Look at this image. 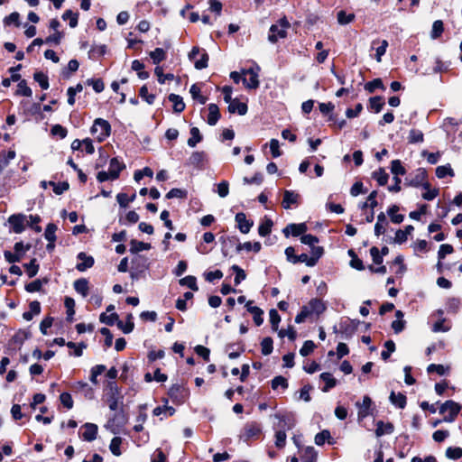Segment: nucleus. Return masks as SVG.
Instances as JSON below:
<instances>
[{
  "label": "nucleus",
  "mask_w": 462,
  "mask_h": 462,
  "mask_svg": "<svg viewBox=\"0 0 462 462\" xmlns=\"http://www.w3.org/2000/svg\"><path fill=\"white\" fill-rule=\"evenodd\" d=\"M171 402L176 405L184 404L189 398V389L183 384L173 383L167 392Z\"/></svg>",
  "instance_id": "nucleus-1"
},
{
  "label": "nucleus",
  "mask_w": 462,
  "mask_h": 462,
  "mask_svg": "<svg viewBox=\"0 0 462 462\" xmlns=\"http://www.w3.org/2000/svg\"><path fill=\"white\" fill-rule=\"evenodd\" d=\"M132 268L130 276L132 280H139L144 277L145 271L149 267L148 258L142 254H137L132 258Z\"/></svg>",
  "instance_id": "nucleus-2"
},
{
  "label": "nucleus",
  "mask_w": 462,
  "mask_h": 462,
  "mask_svg": "<svg viewBox=\"0 0 462 462\" xmlns=\"http://www.w3.org/2000/svg\"><path fill=\"white\" fill-rule=\"evenodd\" d=\"M359 324L360 321L358 319H351L349 318H346L345 319H341L339 323V329H337V326H334L333 331L335 333L343 334L345 337L348 339L355 335Z\"/></svg>",
  "instance_id": "nucleus-3"
},
{
  "label": "nucleus",
  "mask_w": 462,
  "mask_h": 462,
  "mask_svg": "<svg viewBox=\"0 0 462 462\" xmlns=\"http://www.w3.org/2000/svg\"><path fill=\"white\" fill-rule=\"evenodd\" d=\"M461 411V405L453 401L448 400L444 403H442L439 409L440 414H444L446 411H448V415H445L443 418V421L445 422H452L456 420L457 415Z\"/></svg>",
  "instance_id": "nucleus-4"
},
{
  "label": "nucleus",
  "mask_w": 462,
  "mask_h": 462,
  "mask_svg": "<svg viewBox=\"0 0 462 462\" xmlns=\"http://www.w3.org/2000/svg\"><path fill=\"white\" fill-rule=\"evenodd\" d=\"M98 127L101 132L97 135V140L99 143L104 142L108 136L111 134V125L107 120L103 118H97L94 120L93 125L90 128V132L92 134L97 132Z\"/></svg>",
  "instance_id": "nucleus-5"
},
{
  "label": "nucleus",
  "mask_w": 462,
  "mask_h": 462,
  "mask_svg": "<svg viewBox=\"0 0 462 462\" xmlns=\"http://www.w3.org/2000/svg\"><path fill=\"white\" fill-rule=\"evenodd\" d=\"M260 70V67L259 66H256V70H254V69L253 68H250V69H243L241 70V73L245 76V75H250V78L249 79L247 80L246 78H243V84L245 85V87L248 89H256L259 88L260 86V81H259V75H258V71Z\"/></svg>",
  "instance_id": "nucleus-6"
},
{
  "label": "nucleus",
  "mask_w": 462,
  "mask_h": 462,
  "mask_svg": "<svg viewBox=\"0 0 462 462\" xmlns=\"http://www.w3.org/2000/svg\"><path fill=\"white\" fill-rule=\"evenodd\" d=\"M428 172L425 168H419L416 170L415 175L409 181V186L413 188L422 187L423 189H429L431 187L430 183L427 180Z\"/></svg>",
  "instance_id": "nucleus-7"
},
{
  "label": "nucleus",
  "mask_w": 462,
  "mask_h": 462,
  "mask_svg": "<svg viewBox=\"0 0 462 462\" xmlns=\"http://www.w3.org/2000/svg\"><path fill=\"white\" fill-rule=\"evenodd\" d=\"M261 433V425L256 421H250L245 425L242 438L244 439V441L248 442L253 439H258Z\"/></svg>",
  "instance_id": "nucleus-8"
},
{
  "label": "nucleus",
  "mask_w": 462,
  "mask_h": 462,
  "mask_svg": "<svg viewBox=\"0 0 462 462\" xmlns=\"http://www.w3.org/2000/svg\"><path fill=\"white\" fill-rule=\"evenodd\" d=\"M300 204H301V196L298 192L290 189L283 191L282 207L284 209H290L292 206L298 207Z\"/></svg>",
  "instance_id": "nucleus-9"
},
{
  "label": "nucleus",
  "mask_w": 462,
  "mask_h": 462,
  "mask_svg": "<svg viewBox=\"0 0 462 462\" xmlns=\"http://www.w3.org/2000/svg\"><path fill=\"white\" fill-rule=\"evenodd\" d=\"M308 230V226L305 222L302 223H291L288 224L283 229L282 234L285 237L292 236L294 237L301 236Z\"/></svg>",
  "instance_id": "nucleus-10"
},
{
  "label": "nucleus",
  "mask_w": 462,
  "mask_h": 462,
  "mask_svg": "<svg viewBox=\"0 0 462 462\" xmlns=\"http://www.w3.org/2000/svg\"><path fill=\"white\" fill-rule=\"evenodd\" d=\"M25 215L23 214H13L8 217V223L11 225L13 231L15 234H21L24 231L25 226Z\"/></svg>",
  "instance_id": "nucleus-11"
},
{
  "label": "nucleus",
  "mask_w": 462,
  "mask_h": 462,
  "mask_svg": "<svg viewBox=\"0 0 462 462\" xmlns=\"http://www.w3.org/2000/svg\"><path fill=\"white\" fill-rule=\"evenodd\" d=\"M235 220L236 226L242 234H248L251 227L254 226V221L246 218V215L244 212H238L236 214Z\"/></svg>",
  "instance_id": "nucleus-12"
},
{
  "label": "nucleus",
  "mask_w": 462,
  "mask_h": 462,
  "mask_svg": "<svg viewBox=\"0 0 462 462\" xmlns=\"http://www.w3.org/2000/svg\"><path fill=\"white\" fill-rule=\"evenodd\" d=\"M226 351L228 352L230 359H236L245 351V346L242 340L236 343H229L226 346Z\"/></svg>",
  "instance_id": "nucleus-13"
},
{
  "label": "nucleus",
  "mask_w": 462,
  "mask_h": 462,
  "mask_svg": "<svg viewBox=\"0 0 462 462\" xmlns=\"http://www.w3.org/2000/svg\"><path fill=\"white\" fill-rule=\"evenodd\" d=\"M125 169L124 162L119 161L117 157H113L109 162V171L112 180H117L122 171Z\"/></svg>",
  "instance_id": "nucleus-14"
},
{
  "label": "nucleus",
  "mask_w": 462,
  "mask_h": 462,
  "mask_svg": "<svg viewBox=\"0 0 462 462\" xmlns=\"http://www.w3.org/2000/svg\"><path fill=\"white\" fill-rule=\"evenodd\" d=\"M77 258L79 260L82 261L81 263H78L77 265H76V269L79 272H85L86 270L93 267V265L95 263L94 257L91 256V255H88L84 252L79 253L78 255H77Z\"/></svg>",
  "instance_id": "nucleus-15"
},
{
  "label": "nucleus",
  "mask_w": 462,
  "mask_h": 462,
  "mask_svg": "<svg viewBox=\"0 0 462 462\" xmlns=\"http://www.w3.org/2000/svg\"><path fill=\"white\" fill-rule=\"evenodd\" d=\"M253 300H248L245 303L246 310L253 315L254 324L259 327L263 323V310L257 307L252 306Z\"/></svg>",
  "instance_id": "nucleus-16"
},
{
  "label": "nucleus",
  "mask_w": 462,
  "mask_h": 462,
  "mask_svg": "<svg viewBox=\"0 0 462 462\" xmlns=\"http://www.w3.org/2000/svg\"><path fill=\"white\" fill-rule=\"evenodd\" d=\"M385 105L384 97L383 96L371 97L368 99L367 108L373 113L378 114L382 111Z\"/></svg>",
  "instance_id": "nucleus-17"
},
{
  "label": "nucleus",
  "mask_w": 462,
  "mask_h": 462,
  "mask_svg": "<svg viewBox=\"0 0 462 462\" xmlns=\"http://www.w3.org/2000/svg\"><path fill=\"white\" fill-rule=\"evenodd\" d=\"M82 428H84V432L82 433V439L85 441H93L97 439L98 427L97 424L87 422Z\"/></svg>",
  "instance_id": "nucleus-18"
},
{
  "label": "nucleus",
  "mask_w": 462,
  "mask_h": 462,
  "mask_svg": "<svg viewBox=\"0 0 462 462\" xmlns=\"http://www.w3.org/2000/svg\"><path fill=\"white\" fill-rule=\"evenodd\" d=\"M32 337V333L28 329H18L15 334L10 338L14 345L18 346V349L23 345L24 341Z\"/></svg>",
  "instance_id": "nucleus-19"
},
{
  "label": "nucleus",
  "mask_w": 462,
  "mask_h": 462,
  "mask_svg": "<svg viewBox=\"0 0 462 462\" xmlns=\"http://www.w3.org/2000/svg\"><path fill=\"white\" fill-rule=\"evenodd\" d=\"M373 405V402L368 395H365L363 398V402H356V406L359 408L358 411V418L364 419L370 414V410Z\"/></svg>",
  "instance_id": "nucleus-20"
},
{
  "label": "nucleus",
  "mask_w": 462,
  "mask_h": 462,
  "mask_svg": "<svg viewBox=\"0 0 462 462\" xmlns=\"http://www.w3.org/2000/svg\"><path fill=\"white\" fill-rule=\"evenodd\" d=\"M128 420V416L125 412L124 404L121 402L120 408L117 410L112 418L109 419L108 422L112 424H116L117 426H124L126 424Z\"/></svg>",
  "instance_id": "nucleus-21"
},
{
  "label": "nucleus",
  "mask_w": 462,
  "mask_h": 462,
  "mask_svg": "<svg viewBox=\"0 0 462 462\" xmlns=\"http://www.w3.org/2000/svg\"><path fill=\"white\" fill-rule=\"evenodd\" d=\"M208 118H207V123L209 125L213 126V125H217V123L218 122V120L221 117L219 107L217 106V104L211 103L208 106Z\"/></svg>",
  "instance_id": "nucleus-22"
},
{
  "label": "nucleus",
  "mask_w": 462,
  "mask_h": 462,
  "mask_svg": "<svg viewBox=\"0 0 462 462\" xmlns=\"http://www.w3.org/2000/svg\"><path fill=\"white\" fill-rule=\"evenodd\" d=\"M227 110L230 114L237 113L240 116H245L248 111V106L246 103L234 99L228 105Z\"/></svg>",
  "instance_id": "nucleus-23"
},
{
  "label": "nucleus",
  "mask_w": 462,
  "mask_h": 462,
  "mask_svg": "<svg viewBox=\"0 0 462 462\" xmlns=\"http://www.w3.org/2000/svg\"><path fill=\"white\" fill-rule=\"evenodd\" d=\"M206 160V153L205 152H193L191 155L189 156V164L196 167L199 170L204 169V162Z\"/></svg>",
  "instance_id": "nucleus-24"
},
{
  "label": "nucleus",
  "mask_w": 462,
  "mask_h": 462,
  "mask_svg": "<svg viewBox=\"0 0 462 462\" xmlns=\"http://www.w3.org/2000/svg\"><path fill=\"white\" fill-rule=\"evenodd\" d=\"M287 32L284 29H279L278 25L272 24L269 30L268 40L272 43H276L279 39L285 38Z\"/></svg>",
  "instance_id": "nucleus-25"
},
{
  "label": "nucleus",
  "mask_w": 462,
  "mask_h": 462,
  "mask_svg": "<svg viewBox=\"0 0 462 462\" xmlns=\"http://www.w3.org/2000/svg\"><path fill=\"white\" fill-rule=\"evenodd\" d=\"M319 379L325 383V385L321 388L323 393H328L330 389L334 388L337 381L333 377V375L328 372H324L320 374Z\"/></svg>",
  "instance_id": "nucleus-26"
},
{
  "label": "nucleus",
  "mask_w": 462,
  "mask_h": 462,
  "mask_svg": "<svg viewBox=\"0 0 462 462\" xmlns=\"http://www.w3.org/2000/svg\"><path fill=\"white\" fill-rule=\"evenodd\" d=\"M394 430V426L392 422H383L378 420L376 422L375 435L376 437H382L385 434H392Z\"/></svg>",
  "instance_id": "nucleus-27"
},
{
  "label": "nucleus",
  "mask_w": 462,
  "mask_h": 462,
  "mask_svg": "<svg viewBox=\"0 0 462 462\" xmlns=\"http://www.w3.org/2000/svg\"><path fill=\"white\" fill-rule=\"evenodd\" d=\"M168 99L170 102L173 103V112L180 114L185 110V103L183 98L177 94L171 93L168 96Z\"/></svg>",
  "instance_id": "nucleus-28"
},
{
  "label": "nucleus",
  "mask_w": 462,
  "mask_h": 462,
  "mask_svg": "<svg viewBox=\"0 0 462 462\" xmlns=\"http://www.w3.org/2000/svg\"><path fill=\"white\" fill-rule=\"evenodd\" d=\"M75 291L81 294L83 297H87L89 291V282L86 278H79L73 283Z\"/></svg>",
  "instance_id": "nucleus-29"
},
{
  "label": "nucleus",
  "mask_w": 462,
  "mask_h": 462,
  "mask_svg": "<svg viewBox=\"0 0 462 462\" xmlns=\"http://www.w3.org/2000/svg\"><path fill=\"white\" fill-rule=\"evenodd\" d=\"M309 306L310 308V311H311V313H316L318 316L327 310L326 303L318 298L311 299L309 301Z\"/></svg>",
  "instance_id": "nucleus-30"
},
{
  "label": "nucleus",
  "mask_w": 462,
  "mask_h": 462,
  "mask_svg": "<svg viewBox=\"0 0 462 462\" xmlns=\"http://www.w3.org/2000/svg\"><path fill=\"white\" fill-rule=\"evenodd\" d=\"M400 210V207L398 205H392L387 209V215L390 217V220L393 224H401L404 220V215L398 214V211Z\"/></svg>",
  "instance_id": "nucleus-31"
},
{
  "label": "nucleus",
  "mask_w": 462,
  "mask_h": 462,
  "mask_svg": "<svg viewBox=\"0 0 462 462\" xmlns=\"http://www.w3.org/2000/svg\"><path fill=\"white\" fill-rule=\"evenodd\" d=\"M389 399L390 402L399 409H404L407 404V397L402 393H398L396 394L392 391Z\"/></svg>",
  "instance_id": "nucleus-32"
},
{
  "label": "nucleus",
  "mask_w": 462,
  "mask_h": 462,
  "mask_svg": "<svg viewBox=\"0 0 462 462\" xmlns=\"http://www.w3.org/2000/svg\"><path fill=\"white\" fill-rule=\"evenodd\" d=\"M152 247L151 244L144 243L141 241H137L135 239H132L130 241V253L133 254H138L139 252L144 251V250H150Z\"/></svg>",
  "instance_id": "nucleus-33"
},
{
  "label": "nucleus",
  "mask_w": 462,
  "mask_h": 462,
  "mask_svg": "<svg viewBox=\"0 0 462 462\" xmlns=\"http://www.w3.org/2000/svg\"><path fill=\"white\" fill-rule=\"evenodd\" d=\"M79 62L76 59H72L69 61L67 68L61 70L60 76L63 79H69L71 73L76 72L79 69Z\"/></svg>",
  "instance_id": "nucleus-34"
},
{
  "label": "nucleus",
  "mask_w": 462,
  "mask_h": 462,
  "mask_svg": "<svg viewBox=\"0 0 462 462\" xmlns=\"http://www.w3.org/2000/svg\"><path fill=\"white\" fill-rule=\"evenodd\" d=\"M273 222L271 218L264 217V219L258 226V234L260 236L265 237L272 232Z\"/></svg>",
  "instance_id": "nucleus-35"
},
{
  "label": "nucleus",
  "mask_w": 462,
  "mask_h": 462,
  "mask_svg": "<svg viewBox=\"0 0 462 462\" xmlns=\"http://www.w3.org/2000/svg\"><path fill=\"white\" fill-rule=\"evenodd\" d=\"M219 242L222 245L221 253L224 257H226L228 256L227 242H231L232 245H236V243H238V237L236 236H222L219 237Z\"/></svg>",
  "instance_id": "nucleus-36"
},
{
  "label": "nucleus",
  "mask_w": 462,
  "mask_h": 462,
  "mask_svg": "<svg viewBox=\"0 0 462 462\" xmlns=\"http://www.w3.org/2000/svg\"><path fill=\"white\" fill-rule=\"evenodd\" d=\"M150 58L152 60V63L159 65L162 61L166 60V51L162 48H155L153 51L149 52Z\"/></svg>",
  "instance_id": "nucleus-37"
},
{
  "label": "nucleus",
  "mask_w": 462,
  "mask_h": 462,
  "mask_svg": "<svg viewBox=\"0 0 462 462\" xmlns=\"http://www.w3.org/2000/svg\"><path fill=\"white\" fill-rule=\"evenodd\" d=\"M106 53V46L105 44L92 46L88 51V57L91 60H98Z\"/></svg>",
  "instance_id": "nucleus-38"
},
{
  "label": "nucleus",
  "mask_w": 462,
  "mask_h": 462,
  "mask_svg": "<svg viewBox=\"0 0 462 462\" xmlns=\"http://www.w3.org/2000/svg\"><path fill=\"white\" fill-rule=\"evenodd\" d=\"M190 137L187 141V144L189 147H195L199 143H200L203 139L202 134L198 127L194 126L190 128Z\"/></svg>",
  "instance_id": "nucleus-39"
},
{
  "label": "nucleus",
  "mask_w": 462,
  "mask_h": 462,
  "mask_svg": "<svg viewBox=\"0 0 462 462\" xmlns=\"http://www.w3.org/2000/svg\"><path fill=\"white\" fill-rule=\"evenodd\" d=\"M372 178L377 181L379 186H384L388 182L389 175L386 173L384 168L380 167L377 171L372 173Z\"/></svg>",
  "instance_id": "nucleus-40"
},
{
  "label": "nucleus",
  "mask_w": 462,
  "mask_h": 462,
  "mask_svg": "<svg viewBox=\"0 0 462 462\" xmlns=\"http://www.w3.org/2000/svg\"><path fill=\"white\" fill-rule=\"evenodd\" d=\"M301 462H317L318 452L313 447H307L300 455Z\"/></svg>",
  "instance_id": "nucleus-41"
},
{
  "label": "nucleus",
  "mask_w": 462,
  "mask_h": 462,
  "mask_svg": "<svg viewBox=\"0 0 462 462\" xmlns=\"http://www.w3.org/2000/svg\"><path fill=\"white\" fill-rule=\"evenodd\" d=\"M23 268L25 269L28 277L33 278L39 272L40 264L37 263L36 258H32L29 263L23 264Z\"/></svg>",
  "instance_id": "nucleus-42"
},
{
  "label": "nucleus",
  "mask_w": 462,
  "mask_h": 462,
  "mask_svg": "<svg viewBox=\"0 0 462 462\" xmlns=\"http://www.w3.org/2000/svg\"><path fill=\"white\" fill-rule=\"evenodd\" d=\"M179 283L180 286H186L193 291H199V286L197 284V278L193 275H188V276H185V277L180 279Z\"/></svg>",
  "instance_id": "nucleus-43"
},
{
  "label": "nucleus",
  "mask_w": 462,
  "mask_h": 462,
  "mask_svg": "<svg viewBox=\"0 0 462 462\" xmlns=\"http://www.w3.org/2000/svg\"><path fill=\"white\" fill-rule=\"evenodd\" d=\"M311 255L310 256V263L314 266L318 263L319 260L324 255L325 249L323 246H312L311 248Z\"/></svg>",
  "instance_id": "nucleus-44"
},
{
  "label": "nucleus",
  "mask_w": 462,
  "mask_h": 462,
  "mask_svg": "<svg viewBox=\"0 0 462 462\" xmlns=\"http://www.w3.org/2000/svg\"><path fill=\"white\" fill-rule=\"evenodd\" d=\"M76 388L78 390L82 391L84 393V396L87 399L92 400L94 398V395H95L94 389L91 386H89L88 383L83 382V381H79L76 383Z\"/></svg>",
  "instance_id": "nucleus-45"
},
{
  "label": "nucleus",
  "mask_w": 462,
  "mask_h": 462,
  "mask_svg": "<svg viewBox=\"0 0 462 462\" xmlns=\"http://www.w3.org/2000/svg\"><path fill=\"white\" fill-rule=\"evenodd\" d=\"M447 311L448 313L456 314L458 312L460 307H461V300L459 298L457 297H451L448 298L446 303Z\"/></svg>",
  "instance_id": "nucleus-46"
},
{
  "label": "nucleus",
  "mask_w": 462,
  "mask_h": 462,
  "mask_svg": "<svg viewBox=\"0 0 462 462\" xmlns=\"http://www.w3.org/2000/svg\"><path fill=\"white\" fill-rule=\"evenodd\" d=\"M79 15V14L78 12L74 13L72 10L69 9L63 13L61 18L65 21L69 20V27L75 28L78 26Z\"/></svg>",
  "instance_id": "nucleus-47"
},
{
  "label": "nucleus",
  "mask_w": 462,
  "mask_h": 462,
  "mask_svg": "<svg viewBox=\"0 0 462 462\" xmlns=\"http://www.w3.org/2000/svg\"><path fill=\"white\" fill-rule=\"evenodd\" d=\"M189 93L194 100H197L201 105L206 104L208 97L201 95L200 88L197 84L191 85Z\"/></svg>",
  "instance_id": "nucleus-48"
},
{
  "label": "nucleus",
  "mask_w": 462,
  "mask_h": 462,
  "mask_svg": "<svg viewBox=\"0 0 462 462\" xmlns=\"http://www.w3.org/2000/svg\"><path fill=\"white\" fill-rule=\"evenodd\" d=\"M331 434L328 430H323L320 432L317 433L315 436V444L318 446H322L328 441L329 444H333V441H330Z\"/></svg>",
  "instance_id": "nucleus-49"
},
{
  "label": "nucleus",
  "mask_w": 462,
  "mask_h": 462,
  "mask_svg": "<svg viewBox=\"0 0 462 462\" xmlns=\"http://www.w3.org/2000/svg\"><path fill=\"white\" fill-rule=\"evenodd\" d=\"M33 79L38 82L39 86L42 89H48L50 87L49 84V78L48 76L43 73L42 71H36L33 74Z\"/></svg>",
  "instance_id": "nucleus-50"
},
{
  "label": "nucleus",
  "mask_w": 462,
  "mask_h": 462,
  "mask_svg": "<svg viewBox=\"0 0 462 462\" xmlns=\"http://www.w3.org/2000/svg\"><path fill=\"white\" fill-rule=\"evenodd\" d=\"M455 175V172L453 169L451 168L450 164L441 165L438 166L436 168V176L439 179H444L447 176L453 177Z\"/></svg>",
  "instance_id": "nucleus-51"
},
{
  "label": "nucleus",
  "mask_w": 462,
  "mask_h": 462,
  "mask_svg": "<svg viewBox=\"0 0 462 462\" xmlns=\"http://www.w3.org/2000/svg\"><path fill=\"white\" fill-rule=\"evenodd\" d=\"M376 88H380L382 90L385 89L383 80L380 78L374 79L373 80L365 83V89L368 93H374Z\"/></svg>",
  "instance_id": "nucleus-52"
},
{
  "label": "nucleus",
  "mask_w": 462,
  "mask_h": 462,
  "mask_svg": "<svg viewBox=\"0 0 462 462\" xmlns=\"http://www.w3.org/2000/svg\"><path fill=\"white\" fill-rule=\"evenodd\" d=\"M391 172L394 175L393 177H399L400 175H405L407 171L402 162L396 159L391 162Z\"/></svg>",
  "instance_id": "nucleus-53"
},
{
  "label": "nucleus",
  "mask_w": 462,
  "mask_h": 462,
  "mask_svg": "<svg viewBox=\"0 0 462 462\" xmlns=\"http://www.w3.org/2000/svg\"><path fill=\"white\" fill-rule=\"evenodd\" d=\"M16 96H23L30 97H32V89L30 87H28L27 82L25 79L20 80V82L17 85V89L14 93Z\"/></svg>",
  "instance_id": "nucleus-54"
},
{
  "label": "nucleus",
  "mask_w": 462,
  "mask_h": 462,
  "mask_svg": "<svg viewBox=\"0 0 462 462\" xmlns=\"http://www.w3.org/2000/svg\"><path fill=\"white\" fill-rule=\"evenodd\" d=\"M99 320L101 323H104L107 326H114L115 324L117 325L119 316L116 312H113L110 315H106L105 312H103L99 316Z\"/></svg>",
  "instance_id": "nucleus-55"
},
{
  "label": "nucleus",
  "mask_w": 462,
  "mask_h": 462,
  "mask_svg": "<svg viewBox=\"0 0 462 462\" xmlns=\"http://www.w3.org/2000/svg\"><path fill=\"white\" fill-rule=\"evenodd\" d=\"M49 185L52 187L53 192L56 195H61L69 189V183L68 181H49Z\"/></svg>",
  "instance_id": "nucleus-56"
},
{
  "label": "nucleus",
  "mask_w": 462,
  "mask_h": 462,
  "mask_svg": "<svg viewBox=\"0 0 462 462\" xmlns=\"http://www.w3.org/2000/svg\"><path fill=\"white\" fill-rule=\"evenodd\" d=\"M106 367L105 365H96L90 370L89 380L92 383L97 384V376L106 371Z\"/></svg>",
  "instance_id": "nucleus-57"
},
{
  "label": "nucleus",
  "mask_w": 462,
  "mask_h": 462,
  "mask_svg": "<svg viewBox=\"0 0 462 462\" xmlns=\"http://www.w3.org/2000/svg\"><path fill=\"white\" fill-rule=\"evenodd\" d=\"M165 413L167 416L169 417H171L175 414L176 412V409L172 406H169V405H162V406H157L153 409L152 411V414L154 416H159L161 415L162 413Z\"/></svg>",
  "instance_id": "nucleus-58"
},
{
  "label": "nucleus",
  "mask_w": 462,
  "mask_h": 462,
  "mask_svg": "<svg viewBox=\"0 0 462 462\" xmlns=\"http://www.w3.org/2000/svg\"><path fill=\"white\" fill-rule=\"evenodd\" d=\"M444 32V23L441 20H436L432 24V29L430 32V37L432 39L439 38Z\"/></svg>",
  "instance_id": "nucleus-59"
},
{
  "label": "nucleus",
  "mask_w": 462,
  "mask_h": 462,
  "mask_svg": "<svg viewBox=\"0 0 462 462\" xmlns=\"http://www.w3.org/2000/svg\"><path fill=\"white\" fill-rule=\"evenodd\" d=\"M273 350V340L271 337H264L261 342V351L263 356L272 354Z\"/></svg>",
  "instance_id": "nucleus-60"
},
{
  "label": "nucleus",
  "mask_w": 462,
  "mask_h": 462,
  "mask_svg": "<svg viewBox=\"0 0 462 462\" xmlns=\"http://www.w3.org/2000/svg\"><path fill=\"white\" fill-rule=\"evenodd\" d=\"M424 140L423 133L419 129H411L409 132L408 142L410 143H422Z\"/></svg>",
  "instance_id": "nucleus-61"
},
{
  "label": "nucleus",
  "mask_w": 462,
  "mask_h": 462,
  "mask_svg": "<svg viewBox=\"0 0 462 462\" xmlns=\"http://www.w3.org/2000/svg\"><path fill=\"white\" fill-rule=\"evenodd\" d=\"M4 256L6 262L10 263H19L23 257L24 256L21 251H14V253L10 251H5Z\"/></svg>",
  "instance_id": "nucleus-62"
},
{
  "label": "nucleus",
  "mask_w": 462,
  "mask_h": 462,
  "mask_svg": "<svg viewBox=\"0 0 462 462\" xmlns=\"http://www.w3.org/2000/svg\"><path fill=\"white\" fill-rule=\"evenodd\" d=\"M337 17L338 23L341 25L348 24L352 23L356 18L354 14H346V12L344 10L339 11L337 14Z\"/></svg>",
  "instance_id": "nucleus-63"
},
{
  "label": "nucleus",
  "mask_w": 462,
  "mask_h": 462,
  "mask_svg": "<svg viewBox=\"0 0 462 462\" xmlns=\"http://www.w3.org/2000/svg\"><path fill=\"white\" fill-rule=\"evenodd\" d=\"M446 457L448 459L457 460L462 457V448L460 447H448L446 449Z\"/></svg>",
  "instance_id": "nucleus-64"
}]
</instances>
